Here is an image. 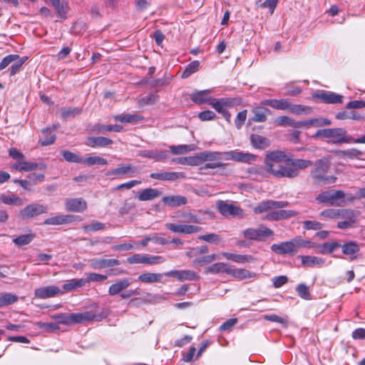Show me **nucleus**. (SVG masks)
<instances>
[{
  "instance_id": "f257e3e1",
  "label": "nucleus",
  "mask_w": 365,
  "mask_h": 365,
  "mask_svg": "<svg viewBox=\"0 0 365 365\" xmlns=\"http://www.w3.org/2000/svg\"><path fill=\"white\" fill-rule=\"evenodd\" d=\"M283 158L281 151H272L266 155L264 166L261 170L277 178H294L299 175L298 170L292 167H286L281 164Z\"/></svg>"
},
{
  "instance_id": "f03ea898",
  "label": "nucleus",
  "mask_w": 365,
  "mask_h": 365,
  "mask_svg": "<svg viewBox=\"0 0 365 365\" xmlns=\"http://www.w3.org/2000/svg\"><path fill=\"white\" fill-rule=\"evenodd\" d=\"M108 313L105 311L96 314L93 311H86L83 312L66 314L61 313L52 316L58 323L70 325L73 324H83L88 322H99L106 318Z\"/></svg>"
},
{
  "instance_id": "7ed1b4c3",
  "label": "nucleus",
  "mask_w": 365,
  "mask_h": 365,
  "mask_svg": "<svg viewBox=\"0 0 365 365\" xmlns=\"http://www.w3.org/2000/svg\"><path fill=\"white\" fill-rule=\"evenodd\" d=\"M330 165L331 163L329 157L323 158L315 162L314 168L310 173L314 185L322 186L335 183L337 179L336 177L327 175Z\"/></svg>"
},
{
  "instance_id": "20e7f679",
  "label": "nucleus",
  "mask_w": 365,
  "mask_h": 365,
  "mask_svg": "<svg viewBox=\"0 0 365 365\" xmlns=\"http://www.w3.org/2000/svg\"><path fill=\"white\" fill-rule=\"evenodd\" d=\"M346 194L343 190H331L324 191L319 193L316 197V200L319 203L326 204L329 206L343 205L342 202H344V197Z\"/></svg>"
},
{
  "instance_id": "39448f33",
  "label": "nucleus",
  "mask_w": 365,
  "mask_h": 365,
  "mask_svg": "<svg viewBox=\"0 0 365 365\" xmlns=\"http://www.w3.org/2000/svg\"><path fill=\"white\" fill-rule=\"evenodd\" d=\"M216 205L219 212L225 217H232L242 219L245 216V212L241 207L227 201L218 200Z\"/></svg>"
},
{
  "instance_id": "423d86ee",
  "label": "nucleus",
  "mask_w": 365,
  "mask_h": 365,
  "mask_svg": "<svg viewBox=\"0 0 365 365\" xmlns=\"http://www.w3.org/2000/svg\"><path fill=\"white\" fill-rule=\"evenodd\" d=\"M242 235L245 239L254 241H265L267 238L274 235V232L263 225H260L257 228H247L242 232Z\"/></svg>"
},
{
  "instance_id": "0eeeda50",
  "label": "nucleus",
  "mask_w": 365,
  "mask_h": 365,
  "mask_svg": "<svg viewBox=\"0 0 365 365\" xmlns=\"http://www.w3.org/2000/svg\"><path fill=\"white\" fill-rule=\"evenodd\" d=\"M255 159L256 156L255 155L242 151L230 150L227 152H220V160L249 163L255 160Z\"/></svg>"
},
{
  "instance_id": "6e6552de",
  "label": "nucleus",
  "mask_w": 365,
  "mask_h": 365,
  "mask_svg": "<svg viewBox=\"0 0 365 365\" xmlns=\"http://www.w3.org/2000/svg\"><path fill=\"white\" fill-rule=\"evenodd\" d=\"M48 207L46 205L38 203L28 205L19 212V217L21 219H29L47 212Z\"/></svg>"
},
{
  "instance_id": "1a4fd4ad",
  "label": "nucleus",
  "mask_w": 365,
  "mask_h": 365,
  "mask_svg": "<svg viewBox=\"0 0 365 365\" xmlns=\"http://www.w3.org/2000/svg\"><path fill=\"white\" fill-rule=\"evenodd\" d=\"M130 264H156L163 263L165 259L161 256H150L147 254H135L127 259Z\"/></svg>"
},
{
  "instance_id": "9d476101",
  "label": "nucleus",
  "mask_w": 365,
  "mask_h": 365,
  "mask_svg": "<svg viewBox=\"0 0 365 365\" xmlns=\"http://www.w3.org/2000/svg\"><path fill=\"white\" fill-rule=\"evenodd\" d=\"M339 218L344 220L337 223V227L341 230L353 227L356 221V213L351 209H340Z\"/></svg>"
},
{
  "instance_id": "9b49d317",
  "label": "nucleus",
  "mask_w": 365,
  "mask_h": 365,
  "mask_svg": "<svg viewBox=\"0 0 365 365\" xmlns=\"http://www.w3.org/2000/svg\"><path fill=\"white\" fill-rule=\"evenodd\" d=\"M288 205L287 201L264 200L254 208V212L256 214H259L274 209L286 207Z\"/></svg>"
},
{
  "instance_id": "f8f14e48",
  "label": "nucleus",
  "mask_w": 365,
  "mask_h": 365,
  "mask_svg": "<svg viewBox=\"0 0 365 365\" xmlns=\"http://www.w3.org/2000/svg\"><path fill=\"white\" fill-rule=\"evenodd\" d=\"M165 227L173 232L185 235L197 233L202 230L201 227L185 224L166 223Z\"/></svg>"
},
{
  "instance_id": "ddd939ff",
  "label": "nucleus",
  "mask_w": 365,
  "mask_h": 365,
  "mask_svg": "<svg viewBox=\"0 0 365 365\" xmlns=\"http://www.w3.org/2000/svg\"><path fill=\"white\" fill-rule=\"evenodd\" d=\"M271 250L280 255H294L297 253L292 239L279 244H273Z\"/></svg>"
},
{
  "instance_id": "4468645a",
  "label": "nucleus",
  "mask_w": 365,
  "mask_h": 365,
  "mask_svg": "<svg viewBox=\"0 0 365 365\" xmlns=\"http://www.w3.org/2000/svg\"><path fill=\"white\" fill-rule=\"evenodd\" d=\"M138 173V169L131 164H124L115 169H112L106 173L108 176H123L133 178Z\"/></svg>"
},
{
  "instance_id": "2eb2a0df",
  "label": "nucleus",
  "mask_w": 365,
  "mask_h": 365,
  "mask_svg": "<svg viewBox=\"0 0 365 365\" xmlns=\"http://www.w3.org/2000/svg\"><path fill=\"white\" fill-rule=\"evenodd\" d=\"M61 292V289L54 285L38 287L34 291V297L38 299H47L57 296Z\"/></svg>"
},
{
  "instance_id": "dca6fc26",
  "label": "nucleus",
  "mask_w": 365,
  "mask_h": 365,
  "mask_svg": "<svg viewBox=\"0 0 365 365\" xmlns=\"http://www.w3.org/2000/svg\"><path fill=\"white\" fill-rule=\"evenodd\" d=\"M314 98L322 100L325 103H342L343 96L331 91H321L313 95Z\"/></svg>"
},
{
  "instance_id": "f3484780",
  "label": "nucleus",
  "mask_w": 365,
  "mask_h": 365,
  "mask_svg": "<svg viewBox=\"0 0 365 365\" xmlns=\"http://www.w3.org/2000/svg\"><path fill=\"white\" fill-rule=\"evenodd\" d=\"M331 143L333 144L351 143L352 137L347 135V132L342 128H334L331 134Z\"/></svg>"
},
{
  "instance_id": "a211bd4d",
  "label": "nucleus",
  "mask_w": 365,
  "mask_h": 365,
  "mask_svg": "<svg viewBox=\"0 0 365 365\" xmlns=\"http://www.w3.org/2000/svg\"><path fill=\"white\" fill-rule=\"evenodd\" d=\"M297 215V212L291 210H280L271 211L264 217V220L270 221H277L289 219Z\"/></svg>"
},
{
  "instance_id": "6ab92c4d",
  "label": "nucleus",
  "mask_w": 365,
  "mask_h": 365,
  "mask_svg": "<svg viewBox=\"0 0 365 365\" xmlns=\"http://www.w3.org/2000/svg\"><path fill=\"white\" fill-rule=\"evenodd\" d=\"M150 177L153 179L163 181H176L185 178V175L180 172H160L153 173L150 175Z\"/></svg>"
},
{
  "instance_id": "aec40b11",
  "label": "nucleus",
  "mask_w": 365,
  "mask_h": 365,
  "mask_svg": "<svg viewBox=\"0 0 365 365\" xmlns=\"http://www.w3.org/2000/svg\"><path fill=\"white\" fill-rule=\"evenodd\" d=\"M66 208L70 212H81L87 208V203L83 198L67 199Z\"/></svg>"
},
{
  "instance_id": "412c9836",
  "label": "nucleus",
  "mask_w": 365,
  "mask_h": 365,
  "mask_svg": "<svg viewBox=\"0 0 365 365\" xmlns=\"http://www.w3.org/2000/svg\"><path fill=\"white\" fill-rule=\"evenodd\" d=\"M131 284V281L129 278H123L117 280L115 283L112 284L108 288V294L115 296L125 290Z\"/></svg>"
},
{
  "instance_id": "4be33fe9",
  "label": "nucleus",
  "mask_w": 365,
  "mask_h": 365,
  "mask_svg": "<svg viewBox=\"0 0 365 365\" xmlns=\"http://www.w3.org/2000/svg\"><path fill=\"white\" fill-rule=\"evenodd\" d=\"M162 202L171 207H180L187 203V199L182 195H167L162 198Z\"/></svg>"
},
{
  "instance_id": "5701e85b",
  "label": "nucleus",
  "mask_w": 365,
  "mask_h": 365,
  "mask_svg": "<svg viewBox=\"0 0 365 365\" xmlns=\"http://www.w3.org/2000/svg\"><path fill=\"white\" fill-rule=\"evenodd\" d=\"M91 264L93 269H101L118 266L120 264V261L117 259H93Z\"/></svg>"
},
{
  "instance_id": "b1692460",
  "label": "nucleus",
  "mask_w": 365,
  "mask_h": 365,
  "mask_svg": "<svg viewBox=\"0 0 365 365\" xmlns=\"http://www.w3.org/2000/svg\"><path fill=\"white\" fill-rule=\"evenodd\" d=\"M74 218L75 216L71 215H58L46 219L43 223L48 225H63L73 222Z\"/></svg>"
},
{
  "instance_id": "393cba45",
  "label": "nucleus",
  "mask_w": 365,
  "mask_h": 365,
  "mask_svg": "<svg viewBox=\"0 0 365 365\" xmlns=\"http://www.w3.org/2000/svg\"><path fill=\"white\" fill-rule=\"evenodd\" d=\"M340 247L341 248L344 255L350 256V260L356 259V256L355 255L360 250L359 245L354 241H349L344 245H341Z\"/></svg>"
},
{
  "instance_id": "a878e982",
  "label": "nucleus",
  "mask_w": 365,
  "mask_h": 365,
  "mask_svg": "<svg viewBox=\"0 0 365 365\" xmlns=\"http://www.w3.org/2000/svg\"><path fill=\"white\" fill-rule=\"evenodd\" d=\"M113 141L111 139L103 136L88 137L86 145L91 148L106 147L113 144Z\"/></svg>"
},
{
  "instance_id": "bb28decb",
  "label": "nucleus",
  "mask_w": 365,
  "mask_h": 365,
  "mask_svg": "<svg viewBox=\"0 0 365 365\" xmlns=\"http://www.w3.org/2000/svg\"><path fill=\"white\" fill-rule=\"evenodd\" d=\"M250 141L252 145L257 149H265L270 145V141L268 138L258 134H252L250 135Z\"/></svg>"
},
{
  "instance_id": "cd10ccee",
  "label": "nucleus",
  "mask_w": 365,
  "mask_h": 365,
  "mask_svg": "<svg viewBox=\"0 0 365 365\" xmlns=\"http://www.w3.org/2000/svg\"><path fill=\"white\" fill-rule=\"evenodd\" d=\"M143 158L154 159L156 161H163L168 158L167 151H158L156 150H143L140 153Z\"/></svg>"
},
{
  "instance_id": "c85d7f7f",
  "label": "nucleus",
  "mask_w": 365,
  "mask_h": 365,
  "mask_svg": "<svg viewBox=\"0 0 365 365\" xmlns=\"http://www.w3.org/2000/svg\"><path fill=\"white\" fill-rule=\"evenodd\" d=\"M262 105L270 106L277 110H287L289 101L287 99H267L262 101Z\"/></svg>"
},
{
  "instance_id": "c756f323",
  "label": "nucleus",
  "mask_w": 365,
  "mask_h": 365,
  "mask_svg": "<svg viewBox=\"0 0 365 365\" xmlns=\"http://www.w3.org/2000/svg\"><path fill=\"white\" fill-rule=\"evenodd\" d=\"M161 194L162 192L158 189L149 187L139 192L138 198L140 201H148L158 197Z\"/></svg>"
},
{
  "instance_id": "7c9ffc66",
  "label": "nucleus",
  "mask_w": 365,
  "mask_h": 365,
  "mask_svg": "<svg viewBox=\"0 0 365 365\" xmlns=\"http://www.w3.org/2000/svg\"><path fill=\"white\" fill-rule=\"evenodd\" d=\"M56 128L54 126L52 128H46L42 131L41 136L39 139V142L41 145L46 146L54 143L56 140V135L53 134V130Z\"/></svg>"
},
{
  "instance_id": "2f4dec72",
  "label": "nucleus",
  "mask_w": 365,
  "mask_h": 365,
  "mask_svg": "<svg viewBox=\"0 0 365 365\" xmlns=\"http://www.w3.org/2000/svg\"><path fill=\"white\" fill-rule=\"evenodd\" d=\"M211 91V90L207 89L195 92L190 95V98L197 104H202L207 102L210 103L212 98H209L208 96Z\"/></svg>"
},
{
  "instance_id": "473e14b6",
  "label": "nucleus",
  "mask_w": 365,
  "mask_h": 365,
  "mask_svg": "<svg viewBox=\"0 0 365 365\" xmlns=\"http://www.w3.org/2000/svg\"><path fill=\"white\" fill-rule=\"evenodd\" d=\"M339 247H341V244L336 241L319 245L316 244L315 246V247L318 248L317 252L322 255L330 254Z\"/></svg>"
},
{
  "instance_id": "72a5a7b5",
  "label": "nucleus",
  "mask_w": 365,
  "mask_h": 365,
  "mask_svg": "<svg viewBox=\"0 0 365 365\" xmlns=\"http://www.w3.org/2000/svg\"><path fill=\"white\" fill-rule=\"evenodd\" d=\"M229 266L227 264L224 262H217L208 267L205 270V274H220L229 272Z\"/></svg>"
},
{
  "instance_id": "f704fd0d",
  "label": "nucleus",
  "mask_w": 365,
  "mask_h": 365,
  "mask_svg": "<svg viewBox=\"0 0 365 365\" xmlns=\"http://www.w3.org/2000/svg\"><path fill=\"white\" fill-rule=\"evenodd\" d=\"M86 284V281L84 279H72L66 281L63 285V289L64 292H71L77 288L82 287Z\"/></svg>"
},
{
  "instance_id": "c9c22d12",
  "label": "nucleus",
  "mask_w": 365,
  "mask_h": 365,
  "mask_svg": "<svg viewBox=\"0 0 365 365\" xmlns=\"http://www.w3.org/2000/svg\"><path fill=\"white\" fill-rule=\"evenodd\" d=\"M38 168V164L32 162H27L24 160H21L12 165V168L19 170L20 172H28L31 171Z\"/></svg>"
},
{
  "instance_id": "e433bc0d",
  "label": "nucleus",
  "mask_w": 365,
  "mask_h": 365,
  "mask_svg": "<svg viewBox=\"0 0 365 365\" xmlns=\"http://www.w3.org/2000/svg\"><path fill=\"white\" fill-rule=\"evenodd\" d=\"M302 258V264L304 267H314L316 265H322L325 262V259L321 257H317L314 256H300Z\"/></svg>"
},
{
  "instance_id": "4c0bfd02",
  "label": "nucleus",
  "mask_w": 365,
  "mask_h": 365,
  "mask_svg": "<svg viewBox=\"0 0 365 365\" xmlns=\"http://www.w3.org/2000/svg\"><path fill=\"white\" fill-rule=\"evenodd\" d=\"M163 274L146 272L140 274L138 280L143 283L159 282L162 280Z\"/></svg>"
},
{
  "instance_id": "58836bf2",
  "label": "nucleus",
  "mask_w": 365,
  "mask_h": 365,
  "mask_svg": "<svg viewBox=\"0 0 365 365\" xmlns=\"http://www.w3.org/2000/svg\"><path fill=\"white\" fill-rule=\"evenodd\" d=\"M287 110L291 113L296 115H308L310 114L312 110V108L309 106L298 104H292L290 103H289Z\"/></svg>"
},
{
  "instance_id": "ea45409f",
  "label": "nucleus",
  "mask_w": 365,
  "mask_h": 365,
  "mask_svg": "<svg viewBox=\"0 0 365 365\" xmlns=\"http://www.w3.org/2000/svg\"><path fill=\"white\" fill-rule=\"evenodd\" d=\"M199 165L205 161L220 160V152L217 151H205L197 154Z\"/></svg>"
},
{
  "instance_id": "a19ab883",
  "label": "nucleus",
  "mask_w": 365,
  "mask_h": 365,
  "mask_svg": "<svg viewBox=\"0 0 365 365\" xmlns=\"http://www.w3.org/2000/svg\"><path fill=\"white\" fill-rule=\"evenodd\" d=\"M268 109H262L260 108H255L252 110L254 115L249 120V122L263 123L267 120V113H269Z\"/></svg>"
},
{
  "instance_id": "79ce46f5",
  "label": "nucleus",
  "mask_w": 365,
  "mask_h": 365,
  "mask_svg": "<svg viewBox=\"0 0 365 365\" xmlns=\"http://www.w3.org/2000/svg\"><path fill=\"white\" fill-rule=\"evenodd\" d=\"M18 296L15 294L9 292L0 293V307L13 304L18 301Z\"/></svg>"
},
{
  "instance_id": "37998d69",
  "label": "nucleus",
  "mask_w": 365,
  "mask_h": 365,
  "mask_svg": "<svg viewBox=\"0 0 365 365\" xmlns=\"http://www.w3.org/2000/svg\"><path fill=\"white\" fill-rule=\"evenodd\" d=\"M123 126L120 125H101L96 124L94 126V131L96 133H106V132H120L123 130Z\"/></svg>"
},
{
  "instance_id": "c03bdc74",
  "label": "nucleus",
  "mask_w": 365,
  "mask_h": 365,
  "mask_svg": "<svg viewBox=\"0 0 365 365\" xmlns=\"http://www.w3.org/2000/svg\"><path fill=\"white\" fill-rule=\"evenodd\" d=\"M1 200L4 204L9 205H14L17 206H21L24 203L23 199L15 195H6L2 194L1 195Z\"/></svg>"
},
{
  "instance_id": "a18cd8bd",
  "label": "nucleus",
  "mask_w": 365,
  "mask_h": 365,
  "mask_svg": "<svg viewBox=\"0 0 365 365\" xmlns=\"http://www.w3.org/2000/svg\"><path fill=\"white\" fill-rule=\"evenodd\" d=\"M292 240H293V242L294 244V247H295L297 252H298V250L299 248H302V247L313 248V247H315V246H316V243H314L310 240H304L302 237H299V236L293 238Z\"/></svg>"
},
{
  "instance_id": "49530a36",
  "label": "nucleus",
  "mask_w": 365,
  "mask_h": 365,
  "mask_svg": "<svg viewBox=\"0 0 365 365\" xmlns=\"http://www.w3.org/2000/svg\"><path fill=\"white\" fill-rule=\"evenodd\" d=\"M337 153L340 158H348L349 159L358 158L363 155V152L356 148H351L344 150H338Z\"/></svg>"
},
{
  "instance_id": "de8ad7c7",
  "label": "nucleus",
  "mask_w": 365,
  "mask_h": 365,
  "mask_svg": "<svg viewBox=\"0 0 365 365\" xmlns=\"http://www.w3.org/2000/svg\"><path fill=\"white\" fill-rule=\"evenodd\" d=\"M200 68V62L198 61H193L185 67L182 73V78L190 77L192 73L197 72Z\"/></svg>"
},
{
  "instance_id": "09e8293b",
  "label": "nucleus",
  "mask_w": 365,
  "mask_h": 365,
  "mask_svg": "<svg viewBox=\"0 0 365 365\" xmlns=\"http://www.w3.org/2000/svg\"><path fill=\"white\" fill-rule=\"evenodd\" d=\"M228 274L240 279L252 277V273L245 269H232L230 267Z\"/></svg>"
},
{
  "instance_id": "8fccbe9b",
  "label": "nucleus",
  "mask_w": 365,
  "mask_h": 365,
  "mask_svg": "<svg viewBox=\"0 0 365 365\" xmlns=\"http://www.w3.org/2000/svg\"><path fill=\"white\" fill-rule=\"evenodd\" d=\"M173 161L180 165H187L191 166L199 165V160L197 155L195 156L178 158L174 159Z\"/></svg>"
},
{
  "instance_id": "3c124183",
  "label": "nucleus",
  "mask_w": 365,
  "mask_h": 365,
  "mask_svg": "<svg viewBox=\"0 0 365 365\" xmlns=\"http://www.w3.org/2000/svg\"><path fill=\"white\" fill-rule=\"evenodd\" d=\"M86 164L87 165H107L108 160L105 158H103L99 156H91L86 158H83V163Z\"/></svg>"
},
{
  "instance_id": "603ef678",
  "label": "nucleus",
  "mask_w": 365,
  "mask_h": 365,
  "mask_svg": "<svg viewBox=\"0 0 365 365\" xmlns=\"http://www.w3.org/2000/svg\"><path fill=\"white\" fill-rule=\"evenodd\" d=\"M340 209L329 208L324 210L319 213V216L328 220L339 219Z\"/></svg>"
},
{
  "instance_id": "864d4df0",
  "label": "nucleus",
  "mask_w": 365,
  "mask_h": 365,
  "mask_svg": "<svg viewBox=\"0 0 365 365\" xmlns=\"http://www.w3.org/2000/svg\"><path fill=\"white\" fill-rule=\"evenodd\" d=\"M61 154L64 159L68 162L76 163H83V158L81 156L69 150H63Z\"/></svg>"
},
{
  "instance_id": "5fc2aeb1",
  "label": "nucleus",
  "mask_w": 365,
  "mask_h": 365,
  "mask_svg": "<svg viewBox=\"0 0 365 365\" xmlns=\"http://www.w3.org/2000/svg\"><path fill=\"white\" fill-rule=\"evenodd\" d=\"M34 238V235L32 234H26L20 235L13 239V242L17 246H23L29 245Z\"/></svg>"
},
{
  "instance_id": "6e6d98bb",
  "label": "nucleus",
  "mask_w": 365,
  "mask_h": 365,
  "mask_svg": "<svg viewBox=\"0 0 365 365\" xmlns=\"http://www.w3.org/2000/svg\"><path fill=\"white\" fill-rule=\"evenodd\" d=\"M218 259H219L218 255H217L215 254H212V255H205L200 258L196 259L194 261V262L196 265L202 267L203 265L210 264Z\"/></svg>"
},
{
  "instance_id": "4d7b16f0",
  "label": "nucleus",
  "mask_w": 365,
  "mask_h": 365,
  "mask_svg": "<svg viewBox=\"0 0 365 365\" xmlns=\"http://www.w3.org/2000/svg\"><path fill=\"white\" fill-rule=\"evenodd\" d=\"M312 165V162L308 160L303 159H294L291 160V165H288L287 167H292L297 169H304L308 168Z\"/></svg>"
},
{
  "instance_id": "13d9d810",
  "label": "nucleus",
  "mask_w": 365,
  "mask_h": 365,
  "mask_svg": "<svg viewBox=\"0 0 365 365\" xmlns=\"http://www.w3.org/2000/svg\"><path fill=\"white\" fill-rule=\"evenodd\" d=\"M198 239L209 243L218 245L221 241V237L219 235L215 233H210L207 235H200Z\"/></svg>"
},
{
  "instance_id": "bf43d9fd",
  "label": "nucleus",
  "mask_w": 365,
  "mask_h": 365,
  "mask_svg": "<svg viewBox=\"0 0 365 365\" xmlns=\"http://www.w3.org/2000/svg\"><path fill=\"white\" fill-rule=\"evenodd\" d=\"M81 108H79L78 107L68 108L67 109H63L61 110V116L64 119H67L68 118H73L81 114Z\"/></svg>"
},
{
  "instance_id": "052dcab7",
  "label": "nucleus",
  "mask_w": 365,
  "mask_h": 365,
  "mask_svg": "<svg viewBox=\"0 0 365 365\" xmlns=\"http://www.w3.org/2000/svg\"><path fill=\"white\" fill-rule=\"evenodd\" d=\"M115 120L121 123H134L140 120V116L132 114L118 115L115 116Z\"/></svg>"
},
{
  "instance_id": "680f3d73",
  "label": "nucleus",
  "mask_w": 365,
  "mask_h": 365,
  "mask_svg": "<svg viewBox=\"0 0 365 365\" xmlns=\"http://www.w3.org/2000/svg\"><path fill=\"white\" fill-rule=\"evenodd\" d=\"M169 148L173 155L185 154L191 150L190 145H170Z\"/></svg>"
},
{
  "instance_id": "e2e57ef3",
  "label": "nucleus",
  "mask_w": 365,
  "mask_h": 365,
  "mask_svg": "<svg viewBox=\"0 0 365 365\" xmlns=\"http://www.w3.org/2000/svg\"><path fill=\"white\" fill-rule=\"evenodd\" d=\"M50 2L55 8L58 16L61 18L65 19L66 11L65 9L64 4L61 0H50Z\"/></svg>"
},
{
  "instance_id": "0e129e2a",
  "label": "nucleus",
  "mask_w": 365,
  "mask_h": 365,
  "mask_svg": "<svg viewBox=\"0 0 365 365\" xmlns=\"http://www.w3.org/2000/svg\"><path fill=\"white\" fill-rule=\"evenodd\" d=\"M296 291L298 295L304 299H310V292L309 287L303 283L298 284L296 288Z\"/></svg>"
},
{
  "instance_id": "69168bd1",
  "label": "nucleus",
  "mask_w": 365,
  "mask_h": 365,
  "mask_svg": "<svg viewBox=\"0 0 365 365\" xmlns=\"http://www.w3.org/2000/svg\"><path fill=\"white\" fill-rule=\"evenodd\" d=\"M200 278L198 274L192 270H181L180 282L185 280L195 281Z\"/></svg>"
},
{
  "instance_id": "338daca9",
  "label": "nucleus",
  "mask_w": 365,
  "mask_h": 365,
  "mask_svg": "<svg viewBox=\"0 0 365 365\" xmlns=\"http://www.w3.org/2000/svg\"><path fill=\"white\" fill-rule=\"evenodd\" d=\"M323 227V224L314 220H305L303 222V228L307 230H319Z\"/></svg>"
},
{
  "instance_id": "774afa93",
  "label": "nucleus",
  "mask_w": 365,
  "mask_h": 365,
  "mask_svg": "<svg viewBox=\"0 0 365 365\" xmlns=\"http://www.w3.org/2000/svg\"><path fill=\"white\" fill-rule=\"evenodd\" d=\"M26 59H27V57L21 58L19 56V58H17L15 61L13 62V65L11 67L10 73L11 76L15 75L16 73H18L20 71L22 65L25 63Z\"/></svg>"
}]
</instances>
